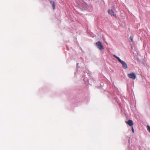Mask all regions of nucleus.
<instances>
[{"label": "nucleus", "mask_w": 150, "mask_h": 150, "mask_svg": "<svg viewBox=\"0 0 150 150\" xmlns=\"http://www.w3.org/2000/svg\"><path fill=\"white\" fill-rule=\"evenodd\" d=\"M129 78L134 79L136 78V76L134 73H132L128 74L127 75Z\"/></svg>", "instance_id": "f03ea898"}, {"label": "nucleus", "mask_w": 150, "mask_h": 150, "mask_svg": "<svg viewBox=\"0 0 150 150\" xmlns=\"http://www.w3.org/2000/svg\"><path fill=\"white\" fill-rule=\"evenodd\" d=\"M50 2L51 4L52 5V6L53 7V9L54 10L55 7L54 2L53 1H52L51 0L50 1Z\"/></svg>", "instance_id": "423d86ee"}, {"label": "nucleus", "mask_w": 150, "mask_h": 150, "mask_svg": "<svg viewBox=\"0 0 150 150\" xmlns=\"http://www.w3.org/2000/svg\"><path fill=\"white\" fill-rule=\"evenodd\" d=\"M147 129L150 132V127L149 125L147 126Z\"/></svg>", "instance_id": "6e6552de"}, {"label": "nucleus", "mask_w": 150, "mask_h": 150, "mask_svg": "<svg viewBox=\"0 0 150 150\" xmlns=\"http://www.w3.org/2000/svg\"><path fill=\"white\" fill-rule=\"evenodd\" d=\"M130 39L131 41L132 42H133V38L132 37V36H130Z\"/></svg>", "instance_id": "1a4fd4ad"}, {"label": "nucleus", "mask_w": 150, "mask_h": 150, "mask_svg": "<svg viewBox=\"0 0 150 150\" xmlns=\"http://www.w3.org/2000/svg\"><path fill=\"white\" fill-rule=\"evenodd\" d=\"M113 56L114 57L116 58L119 61V62L121 60L119 57H117L115 55H114Z\"/></svg>", "instance_id": "0eeeda50"}, {"label": "nucleus", "mask_w": 150, "mask_h": 150, "mask_svg": "<svg viewBox=\"0 0 150 150\" xmlns=\"http://www.w3.org/2000/svg\"><path fill=\"white\" fill-rule=\"evenodd\" d=\"M108 13L111 16H113L114 17H116V16L115 14L114 13L112 10H109L108 11Z\"/></svg>", "instance_id": "20e7f679"}, {"label": "nucleus", "mask_w": 150, "mask_h": 150, "mask_svg": "<svg viewBox=\"0 0 150 150\" xmlns=\"http://www.w3.org/2000/svg\"><path fill=\"white\" fill-rule=\"evenodd\" d=\"M96 47L100 50L104 49L102 45L101 42L100 41H98L96 43Z\"/></svg>", "instance_id": "f257e3e1"}, {"label": "nucleus", "mask_w": 150, "mask_h": 150, "mask_svg": "<svg viewBox=\"0 0 150 150\" xmlns=\"http://www.w3.org/2000/svg\"><path fill=\"white\" fill-rule=\"evenodd\" d=\"M125 122L131 127H132V126L134 125L132 121L131 120H129L128 121Z\"/></svg>", "instance_id": "39448f33"}, {"label": "nucleus", "mask_w": 150, "mask_h": 150, "mask_svg": "<svg viewBox=\"0 0 150 150\" xmlns=\"http://www.w3.org/2000/svg\"><path fill=\"white\" fill-rule=\"evenodd\" d=\"M119 62L122 64L123 68L125 69H126L127 68V66L126 62L121 60Z\"/></svg>", "instance_id": "7ed1b4c3"}, {"label": "nucleus", "mask_w": 150, "mask_h": 150, "mask_svg": "<svg viewBox=\"0 0 150 150\" xmlns=\"http://www.w3.org/2000/svg\"><path fill=\"white\" fill-rule=\"evenodd\" d=\"M132 132L133 133H134V128H133V127H132Z\"/></svg>", "instance_id": "9d476101"}]
</instances>
